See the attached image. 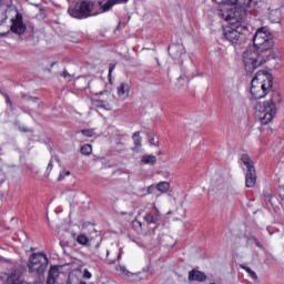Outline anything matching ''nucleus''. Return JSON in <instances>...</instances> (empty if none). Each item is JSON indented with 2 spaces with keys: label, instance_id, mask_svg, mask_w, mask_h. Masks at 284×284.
<instances>
[{
  "label": "nucleus",
  "instance_id": "1",
  "mask_svg": "<svg viewBox=\"0 0 284 284\" xmlns=\"http://www.w3.org/2000/svg\"><path fill=\"white\" fill-rule=\"evenodd\" d=\"M272 75L265 71H257L251 82V94L255 99H263L272 92Z\"/></svg>",
  "mask_w": 284,
  "mask_h": 284
},
{
  "label": "nucleus",
  "instance_id": "2",
  "mask_svg": "<svg viewBox=\"0 0 284 284\" xmlns=\"http://www.w3.org/2000/svg\"><path fill=\"white\" fill-rule=\"evenodd\" d=\"M250 10H256V2L254 0H244L242 4L235 7V11L232 13L229 8H223L219 10V17L224 19V21H245Z\"/></svg>",
  "mask_w": 284,
  "mask_h": 284
},
{
  "label": "nucleus",
  "instance_id": "3",
  "mask_svg": "<svg viewBox=\"0 0 284 284\" xmlns=\"http://www.w3.org/2000/svg\"><path fill=\"white\" fill-rule=\"evenodd\" d=\"M276 101H278V93H273L268 101L257 102L255 105V116L264 125H267L274 119V114H276Z\"/></svg>",
  "mask_w": 284,
  "mask_h": 284
},
{
  "label": "nucleus",
  "instance_id": "4",
  "mask_svg": "<svg viewBox=\"0 0 284 284\" xmlns=\"http://www.w3.org/2000/svg\"><path fill=\"white\" fill-rule=\"evenodd\" d=\"M260 52L261 50L256 49V47H250L243 52L242 59L246 72L252 73L266 62L265 55Z\"/></svg>",
  "mask_w": 284,
  "mask_h": 284
},
{
  "label": "nucleus",
  "instance_id": "5",
  "mask_svg": "<svg viewBox=\"0 0 284 284\" xmlns=\"http://www.w3.org/2000/svg\"><path fill=\"white\" fill-rule=\"evenodd\" d=\"M223 37L225 41H229L232 45H242L250 37V29H247V27H236L235 29L229 27L224 29Z\"/></svg>",
  "mask_w": 284,
  "mask_h": 284
},
{
  "label": "nucleus",
  "instance_id": "6",
  "mask_svg": "<svg viewBox=\"0 0 284 284\" xmlns=\"http://www.w3.org/2000/svg\"><path fill=\"white\" fill-rule=\"evenodd\" d=\"M253 48L258 49L260 52H267L274 48V40L267 28L263 27L256 31L253 37Z\"/></svg>",
  "mask_w": 284,
  "mask_h": 284
},
{
  "label": "nucleus",
  "instance_id": "7",
  "mask_svg": "<svg viewBox=\"0 0 284 284\" xmlns=\"http://www.w3.org/2000/svg\"><path fill=\"white\" fill-rule=\"evenodd\" d=\"M92 8H94V2L84 0L74 7H70L68 12L73 19H88L92 12Z\"/></svg>",
  "mask_w": 284,
  "mask_h": 284
},
{
  "label": "nucleus",
  "instance_id": "8",
  "mask_svg": "<svg viewBox=\"0 0 284 284\" xmlns=\"http://www.w3.org/2000/svg\"><path fill=\"white\" fill-rule=\"evenodd\" d=\"M144 221L148 225H159L161 223V211L153 207V210L144 215Z\"/></svg>",
  "mask_w": 284,
  "mask_h": 284
},
{
  "label": "nucleus",
  "instance_id": "9",
  "mask_svg": "<svg viewBox=\"0 0 284 284\" xmlns=\"http://www.w3.org/2000/svg\"><path fill=\"white\" fill-rule=\"evenodd\" d=\"M10 30L14 34H23V32H26V24H23V19L21 17L17 16V19L12 20Z\"/></svg>",
  "mask_w": 284,
  "mask_h": 284
},
{
  "label": "nucleus",
  "instance_id": "10",
  "mask_svg": "<svg viewBox=\"0 0 284 284\" xmlns=\"http://www.w3.org/2000/svg\"><path fill=\"white\" fill-rule=\"evenodd\" d=\"M37 272L43 274L48 270V255L44 253H37Z\"/></svg>",
  "mask_w": 284,
  "mask_h": 284
},
{
  "label": "nucleus",
  "instance_id": "11",
  "mask_svg": "<svg viewBox=\"0 0 284 284\" xmlns=\"http://www.w3.org/2000/svg\"><path fill=\"white\" fill-rule=\"evenodd\" d=\"M129 0H106V1H100L99 6L102 10V12H109V10H112V7L119 6L121 3H128Z\"/></svg>",
  "mask_w": 284,
  "mask_h": 284
},
{
  "label": "nucleus",
  "instance_id": "12",
  "mask_svg": "<svg viewBox=\"0 0 284 284\" xmlns=\"http://www.w3.org/2000/svg\"><path fill=\"white\" fill-rule=\"evenodd\" d=\"M168 52L170 54V57H172V59H181V57H183V52H184V49H183V44H171L169 48H168Z\"/></svg>",
  "mask_w": 284,
  "mask_h": 284
},
{
  "label": "nucleus",
  "instance_id": "13",
  "mask_svg": "<svg viewBox=\"0 0 284 284\" xmlns=\"http://www.w3.org/2000/svg\"><path fill=\"white\" fill-rule=\"evenodd\" d=\"M256 185V169H248L245 174V186L254 187Z\"/></svg>",
  "mask_w": 284,
  "mask_h": 284
},
{
  "label": "nucleus",
  "instance_id": "14",
  "mask_svg": "<svg viewBox=\"0 0 284 284\" xmlns=\"http://www.w3.org/2000/svg\"><path fill=\"white\" fill-rule=\"evenodd\" d=\"M7 284H23V280H21V271L13 270L7 277Z\"/></svg>",
  "mask_w": 284,
  "mask_h": 284
},
{
  "label": "nucleus",
  "instance_id": "15",
  "mask_svg": "<svg viewBox=\"0 0 284 284\" xmlns=\"http://www.w3.org/2000/svg\"><path fill=\"white\" fill-rule=\"evenodd\" d=\"M59 266H51L48 272L47 284H57V278H59Z\"/></svg>",
  "mask_w": 284,
  "mask_h": 284
},
{
  "label": "nucleus",
  "instance_id": "16",
  "mask_svg": "<svg viewBox=\"0 0 284 284\" xmlns=\"http://www.w3.org/2000/svg\"><path fill=\"white\" fill-rule=\"evenodd\" d=\"M206 276L205 273L200 272L197 270H192L189 272V281H199L203 282L205 281Z\"/></svg>",
  "mask_w": 284,
  "mask_h": 284
},
{
  "label": "nucleus",
  "instance_id": "17",
  "mask_svg": "<svg viewBox=\"0 0 284 284\" xmlns=\"http://www.w3.org/2000/svg\"><path fill=\"white\" fill-rule=\"evenodd\" d=\"M241 163L245 165L246 170H255L254 161L252 160V158H250L247 153L241 155Z\"/></svg>",
  "mask_w": 284,
  "mask_h": 284
},
{
  "label": "nucleus",
  "instance_id": "18",
  "mask_svg": "<svg viewBox=\"0 0 284 284\" xmlns=\"http://www.w3.org/2000/svg\"><path fill=\"white\" fill-rule=\"evenodd\" d=\"M133 142H134V148L133 151L136 152V150H139V148H141L142 143H143V139L141 138V133L139 131L134 132L132 135Z\"/></svg>",
  "mask_w": 284,
  "mask_h": 284
},
{
  "label": "nucleus",
  "instance_id": "19",
  "mask_svg": "<svg viewBox=\"0 0 284 284\" xmlns=\"http://www.w3.org/2000/svg\"><path fill=\"white\" fill-rule=\"evenodd\" d=\"M36 266H37V253H33L29 257V263H28L29 272L31 274H34V272H37V267Z\"/></svg>",
  "mask_w": 284,
  "mask_h": 284
},
{
  "label": "nucleus",
  "instance_id": "20",
  "mask_svg": "<svg viewBox=\"0 0 284 284\" xmlns=\"http://www.w3.org/2000/svg\"><path fill=\"white\" fill-rule=\"evenodd\" d=\"M141 163H143V165H156V156L145 154L142 156Z\"/></svg>",
  "mask_w": 284,
  "mask_h": 284
},
{
  "label": "nucleus",
  "instance_id": "21",
  "mask_svg": "<svg viewBox=\"0 0 284 284\" xmlns=\"http://www.w3.org/2000/svg\"><path fill=\"white\" fill-rule=\"evenodd\" d=\"M124 94H130V85L126 82H122L118 87V97H124Z\"/></svg>",
  "mask_w": 284,
  "mask_h": 284
},
{
  "label": "nucleus",
  "instance_id": "22",
  "mask_svg": "<svg viewBox=\"0 0 284 284\" xmlns=\"http://www.w3.org/2000/svg\"><path fill=\"white\" fill-rule=\"evenodd\" d=\"M156 191L162 192V194H165L170 190V182H160L156 184Z\"/></svg>",
  "mask_w": 284,
  "mask_h": 284
},
{
  "label": "nucleus",
  "instance_id": "23",
  "mask_svg": "<svg viewBox=\"0 0 284 284\" xmlns=\"http://www.w3.org/2000/svg\"><path fill=\"white\" fill-rule=\"evenodd\" d=\"M81 154L84 156H90L92 154V145L83 144L80 149Z\"/></svg>",
  "mask_w": 284,
  "mask_h": 284
},
{
  "label": "nucleus",
  "instance_id": "24",
  "mask_svg": "<svg viewBox=\"0 0 284 284\" xmlns=\"http://www.w3.org/2000/svg\"><path fill=\"white\" fill-rule=\"evenodd\" d=\"M116 271L121 272V274H123L124 276H136V273L128 271V268H125V266L123 265H118Z\"/></svg>",
  "mask_w": 284,
  "mask_h": 284
},
{
  "label": "nucleus",
  "instance_id": "25",
  "mask_svg": "<svg viewBox=\"0 0 284 284\" xmlns=\"http://www.w3.org/2000/svg\"><path fill=\"white\" fill-rule=\"evenodd\" d=\"M215 3L219 6H236L239 3V0H215Z\"/></svg>",
  "mask_w": 284,
  "mask_h": 284
},
{
  "label": "nucleus",
  "instance_id": "26",
  "mask_svg": "<svg viewBox=\"0 0 284 284\" xmlns=\"http://www.w3.org/2000/svg\"><path fill=\"white\" fill-rule=\"evenodd\" d=\"M8 19L6 10H0V26H3V22ZM0 37H6V32H0Z\"/></svg>",
  "mask_w": 284,
  "mask_h": 284
},
{
  "label": "nucleus",
  "instance_id": "27",
  "mask_svg": "<svg viewBox=\"0 0 284 284\" xmlns=\"http://www.w3.org/2000/svg\"><path fill=\"white\" fill-rule=\"evenodd\" d=\"M89 241L90 240L88 239V236H85L83 234H80L77 237V242L79 243V245H88Z\"/></svg>",
  "mask_w": 284,
  "mask_h": 284
},
{
  "label": "nucleus",
  "instance_id": "28",
  "mask_svg": "<svg viewBox=\"0 0 284 284\" xmlns=\"http://www.w3.org/2000/svg\"><path fill=\"white\" fill-rule=\"evenodd\" d=\"M80 134H83V136H88L89 139H92L94 136V130L93 129H84L80 131Z\"/></svg>",
  "mask_w": 284,
  "mask_h": 284
},
{
  "label": "nucleus",
  "instance_id": "29",
  "mask_svg": "<svg viewBox=\"0 0 284 284\" xmlns=\"http://www.w3.org/2000/svg\"><path fill=\"white\" fill-rule=\"evenodd\" d=\"M243 270H245V272H247V274H250L251 278H253L254 281H256V278H258V276L256 275V272L252 271V268H250L248 266H242Z\"/></svg>",
  "mask_w": 284,
  "mask_h": 284
},
{
  "label": "nucleus",
  "instance_id": "30",
  "mask_svg": "<svg viewBox=\"0 0 284 284\" xmlns=\"http://www.w3.org/2000/svg\"><path fill=\"white\" fill-rule=\"evenodd\" d=\"M16 125L18 126V130L20 132H30V129H28L27 126L24 125H21V122H16Z\"/></svg>",
  "mask_w": 284,
  "mask_h": 284
},
{
  "label": "nucleus",
  "instance_id": "31",
  "mask_svg": "<svg viewBox=\"0 0 284 284\" xmlns=\"http://www.w3.org/2000/svg\"><path fill=\"white\" fill-rule=\"evenodd\" d=\"M274 14H278V10H275L273 12L270 13V19L271 21H273V23H278V18H274Z\"/></svg>",
  "mask_w": 284,
  "mask_h": 284
},
{
  "label": "nucleus",
  "instance_id": "32",
  "mask_svg": "<svg viewBox=\"0 0 284 284\" xmlns=\"http://www.w3.org/2000/svg\"><path fill=\"white\" fill-rule=\"evenodd\" d=\"M61 77H63V79H68V81H72V75L69 74L68 70H64V71L61 73Z\"/></svg>",
  "mask_w": 284,
  "mask_h": 284
},
{
  "label": "nucleus",
  "instance_id": "33",
  "mask_svg": "<svg viewBox=\"0 0 284 284\" xmlns=\"http://www.w3.org/2000/svg\"><path fill=\"white\" fill-rule=\"evenodd\" d=\"M70 171H65L64 173H60L58 181H63L65 176H70Z\"/></svg>",
  "mask_w": 284,
  "mask_h": 284
},
{
  "label": "nucleus",
  "instance_id": "34",
  "mask_svg": "<svg viewBox=\"0 0 284 284\" xmlns=\"http://www.w3.org/2000/svg\"><path fill=\"white\" fill-rule=\"evenodd\" d=\"M39 12L40 19H45V9L43 7H39Z\"/></svg>",
  "mask_w": 284,
  "mask_h": 284
},
{
  "label": "nucleus",
  "instance_id": "35",
  "mask_svg": "<svg viewBox=\"0 0 284 284\" xmlns=\"http://www.w3.org/2000/svg\"><path fill=\"white\" fill-rule=\"evenodd\" d=\"M115 68H116V64H112V63L109 64V79L110 77H112V72H114Z\"/></svg>",
  "mask_w": 284,
  "mask_h": 284
},
{
  "label": "nucleus",
  "instance_id": "36",
  "mask_svg": "<svg viewBox=\"0 0 284 284\" xmlns=\"http://www.w3.org/2000/svg\"><path fill=\"white\" fill-rule=\"evenodd\" d=\"M264 201H266L267 203H271L272 205V195L267 192L264 193Z\"/></svg>",
  "mask_w": 284,
  "mask_h": 284
},
{
  "label": "nucleus",
  "instance_id": "37",
  "mask_svg": "<svg viewBox=\"0 0 284 284\" xmlns=\"http://www.w3.org/2000/svg\"><path fill=\"white\" fill-rule=\"evenodd\" d=\"M52 161L49 162L48 166H47V176H50V172H52Z\"/></svg>",
  "mask_w": 284,
  "mask_h": 284
},
{
  "label": "nucleus",
  "instance_id": "38",
  "mask_svg": "<svg viewBox=\"0 0 284 284\" xmlns=\"http://www.w3.org/2000/svg\"><path fill=\"white\" fill-rule=\"evenodd\" d=\"M83 277L84 278H92V273H90V271H88V270H84Z\"/></svg>",
  "mask_w": 284,
  "mask_h": 284
},
{
  "label": "nucleus",
  "instance_id": "39",
  "mask_svg": "<svg viewBox=\"0 0 284 284\" xmlns=\"http://www.w3.org/2000/svg\"><path fill=\"white\" fill-rule=\"evenodd\" d=\"M154 190H156V186L154 185H150L146 190V194H152L154 192Z\"/></svg>",
  "mask_w": 284,
  "mask_h": 284
},
{
  "label": "nucleus",
  "instance_id": "40",
  "mask_svg": "<svg viewBox=\"0 0 284 284\" xmlns=\"http://www.w3.org/2000/svg\"><path fill=\"white\" fill-rule=\"evenodd\" d=\"M9 3H12V0H0V6H9Z\"/></svg>",
  "mask_w": 284,
  "mask_h": 284
},
{
  "label": "nucleus",
  "instance_id": "41",
  "mask_svg": "<svg viewBox=\"0 0 284 284\" xmlns=\"http://www.w3.org/2000/svg\"><path fill=\"white\" fill-rule=\"evenodd\" d=\"M133 225H134V227H136V226L142 227L143 226V224L139 220H134Z\"/></svg>",
  "mask_w": 284,
  "mask_h": 284
},
{
  "label": "nucleus",
  "instance_id": "42",
  "mask_svg": "<svg viewBox=\"0 0 284 284\" xmlns=\"http://www.w3.org/2000/svg\"><path fill=\"white\" fill-rule=\"evenodd\" d=\"M30 6H37V0H27Z\"/></svg>",
  "mask_w": 284,
  "mask_h": 284
},
{
  "label": "nucleus",
  "instance_id": "43",
  "mask_svg": "<svg viewBox=\"0 0 284 284\" xmlns=\"http://www.w3.org/2000/svg\"><path fill=\"white\" fill-rule=\"evenodd\" d=\"M254 243L257 247H263V245H261V242H258V240L254 239Z\"/></svg>",
  "mask_w": 284,
  "mask_h": 284
},
{
  "label": "nucleus",
  "instance_id": "44",
  "mask_svg": "<svg viewBox=\"0 0 284 284\" xmlns=\"http://www.w3.org/2000/svg\"><path fill=\"white\" fill-rule=\"evenodd\" d=\"M149 143H150V145H156V143L154 142V138L150 139Z\"/></svg>",
  "mask_w": 284,
  "mask_h": 284
},
{
  "label": "nucleus",
  "instance_id": "45",
  "mask_svg": "<svg viewBox=\"0 0 284 284\" xmlns=\"http://www.w3.org/2000/svg\"><path fill=\"white\" fill-rule=\"evenodd\" d=\"M6 101H7V103H10V97L9 95H6Z\"/></svg>",
  "mask_w": 284,
  "mask_h": 284
},
{
  "label": "nucleus",
  "instance_id": "46",
  "mask_svg": "<svg viewBox=\"0 0 284 284\" xmlns=\"http://www.w3.org/2000/svg\"><path fill=\"white\" fill-rule=\"evenodd\" d=\"M182 80H183V78H182V77H180V78L178 79V81H179V82H181Z\"/></svg>",
  "mask_w": 284,
  "mask_h": 284
},
{
  "label": "nucleus",
  "instance_id": "47",
  "mask_svg": "<svg viewBox=\"0 0 284 284\" xmlns=\"http://www.w3.org/2000/svg\"><path fill=\"white\" fill-rule=\"evenodd\" d=\"M106 256H110V251H106Z\"/></svg>",
  "mask_w": 284,
  "mask_h": 284
},
{
  "label": "nucleus",
  "instance_id": "48",
  "mask_svg": "<svg viewBox=\"0 0 284 284\" xmlns=\"http://www.w3.org/2000/svg\"><path fill=\"white\" fill-rule=\"evenodd\" d=\"M118 258H121V253L119 254Z\"/></svg>",
  "mask_w": 284,
  "mask_h": 284
},
{
  "label": "nucleus",
  "instance_id": "49",
  "mask_svg": "<svg viewBox=\"0 0 284 284\" xmlns=\"http://www.w3.org/2000/svg\"><path fill=\"white\" fill-rule=\"evenodd\" d=\"M235 97H239V93H235Z\"/></svg>",
  "mask_w": 284,
  "mask_h": 284
},
{
  "label": "nucleus",
  "instance_id": "50",
  "mask_svg": "<svg viewBox=\"0 0 284 284\" xmlns=\"http://www.w3.org/2000/svg\"><path fill=\"white\" fill-rule=\"evenodd\" d=\"M229 99H232V95H229Z\"/></svg>",
  "mask_w": 284,
  "mask_h": 284
}]
</instances>
